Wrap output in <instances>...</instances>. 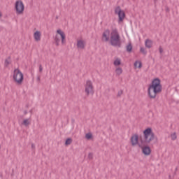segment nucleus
<instances>
[{"instance_id":"5701e85b","label":"nucleus","mask_w":179,"mask_h":179,"mask_svg":"<svg viewBox=\"0 0 179 179\" xmlns=\"http://www.w3.org/2000/svg\"><path fill=\"white\" fill-rule=\"evenodd\" d=\"M114 65L115 66H118V65H121V60L120 59H115V61H114Z\"/></svg>"},{"instance_id":"f03ea898","label":"nucleus","mask_w":179,"mask_h":179,"mask_svg":"<svg viewBox=\"0 0 179 179\" xmlns=\"http://www.w3.org/2000/svg\"><path fill=\"white\" fill-rule=\"evenodd\" d=\"M110 43L113 47H121V36L117 28L112 29L110 32Z\"/></svg>"},{"instance_id":"4be33fe9","label":"nucleus","mask_w":179,"mask_h":179,"mask_svg":"<svg viewBox=\"0 0 179 179\" xmlns=\"http://www.w3.org/2000/svg\"><path fill=\"white\" fill-rule=\"evenodd\" d=\"M134 66H135L136 68L138 67V68H139V69L142 68V62H138V61L135 62V63H134Z\"/></svg>"},{"instance_id":"72a5a7b5","label":"nucleus","mask_w":179,"mask_h":179,"mask_svg":"<svg viewBox=\"0 0 179 179\" xmlns=\"http://www.w3.org/2000/svg\"><path fill=\"white\" fill-rule=\"evenodd\" d=\"M37 80H40V76L37 78Z\"/></svg>"},{"instance_id":"393cba45","label":"nucleus","mask_w":179,"mask_h":179,"mask_svg":"<svg viewBox=\"0 0 179 179\" xmlns=\"http://www.w3.org/2000/svg\"><path fill=\"white\" fill-rule=\"evenodd\" d=\"M171 138L172 141H176V139H177V134L176 133H173L171 135Z\"/></svg>"},{"instance_id":"2f4dec72","label":"nucleus","mask_w":179,"mask_h":179,"mask_svg":"<svg viewBox=\"0 0 179 179\" xmlns=\"http://www.w3.org/2000/svg\"><path fill=\"white\" fill-rule=\"evenodd\" d=\"M0 17H2V13L0 12Z\"/></svg>"},{"instance_id":"aec40b11","label":"nucleus","mask_w":179,"mask_h":179,"mask_svg":"<svg viewBox=\"0 0 179 179\" xmlns=\"http://www.w3.org/2000/svg\"><path fill=\"white\" fill-rule=\"evenodd\" d=\"M72 141H73V140L71 138H68L65 141V145L69 146V145H71V143H72Z\"/></svg>"},{"instance_id":"58836bf2","label":"nucleus","mask_w":179,"mask_h":179,"mask_svg":"<svg viewBox=\"0 0 179 179\" xmlns=\"http://www.w3.org/2000/svg\"><path fill=\"white\" fill-rule=\"evenodd\" d=\"M0 149H1V145H0Z\"/></svg>"},{"instance_id":"dca6fc26","label":"nucleus","mask_w":179,"mask_h":179,"mask_svg":"<svg viewBox=\"0 0 179 179\" xmlns=\"http://www.w3.org/2000/svg\"><path fill=\"white\" fill-rule=\"evenodd\" d=\"M59 41H61V39L59 38V35H56L55 36V43L57 45V47H58L59 45Z\"/></svg>"},{"instance_id":"f257e3e1","label":"nucleus","mask_w":179,"mask_h":179,"mask_svg":"<svg viewBox=\"0 0 179 179\" xmlns=\"http://www.w3.org/2000/svg\"><path fill=\"white\" fill-rule=\"evenodd\" d=\"M162 90H163V87L162 86L161 80L159 78L153 79L148 89L150 99H156V96L159 93H162Z\"/></svg>"},{"instance_id":"f704fd0d","label":"nucleus","mask_w":179,"mask_h":179,"mask_svg":"<svg viewBox=\"0 0 179 179\" xmlns=\"http://www.w3.org/2000/svg\"><path fill=\"white\" fill-rule=\"evenodd\" d=\"M29 113H33V110H29Z\"/></svg>"},{"instance_id":"20e7f679","label":"nucleus","mask_w":179,"mask_h":179,"mask_svg":"<svg viewBox=\"0 0 179 179\" xmlns=\"http://www.w3.org/2000/svg\"><path fill=\"white\" fill-rule=\"evenodd\" d=\"M13 79L15 83H17V85H22V83H23V73L19 69H15L14 70Z\"/></svg>"},{"instance_id":"0eeeda50","label":"nucleus","mask_w":179,"mask_h":179,"mask_svg":"<svg viewBox=\"0 0 179 179\" xmlns=\"http://www.w3.org/2000/svg\"><path fill=\"white\" fill-rule=\"evenodd\" d=\"M15 10L18 15H21L24 11V4H23V1H17L15 2Z\"/></svg>"},{"instance_id":"423d86ee","label":"nucleus","mask_w":179,"mask_h":179,"mask_svg":"<svg viewBox=\"0 0 179 179\" xmlns=\"http://www.w3.org/2000/svg\"><path fill=\"white\" fill-rule=\"evenodd\" d=\"M115 15H118V22H123L124 19L125 18V12L121 10V7L120 6L115 8Z\"/></svg>"},{"instance_id":"f3484780","label":"nucleus","mask_w":179,"mask_h":179,"mask_svg":"<svg viewBox=\"0 0 179 179\" xmlns=\"http://www.w3.org/2000/svg\"><path fill=\"white\" fill-rule=\"evenodd\" d=\"M132 43H129L127 46H126V50L127 52H132Z\"/></svg>"},{"instance_id":"c9c22d12","label":"nucleus","mask_w":179,"mask_h":179,"mask_svg":"<svg viewBox=\"0 0 179 179\" xmlns=\"http://www.w3.org/2000/svg\"><path fill=\"white\" fill-rule=\"evenodd\" d=\"M178 169V168H176V171H177Z\"/></svg>"},{"instance_id":"4468645a","label":"nucleus","mask_w":179,"mask_h":179,"mask_svg":"<svg viewBox=\"0 0 179 179\" xmlns=\"http://www.w3.org/2000/svg\"><path fill=\"white\" fill-rule=\"evenodd\" d=\"M152 45H153V41L152 40L147 39L145 41V47L147 48H152Z\"/></svg>"},{"instance_id":"f8f14e48","label":"nucleus","mask_w":179,"mask_h":179,"mask_svg":"<svg viewBox=\"0 0 179 179\" xmlns=\"http://www.w3.org/2000/svg\"><path fill=\"white\" fill-rule=\"evenodd\" d=\"M35 41H40L41 40V32L36 31L34 34Z\"/></svg>"},{"instance_id":"9b49d317","label":"nucleus","mask_w":179,"mask_h":179,"mask_svg":"<svg viewBox=\"0 0 179 179\" xmlns=\"http://www.w3.org/2000/svg\"><path fill=\"white\" fill-rule=\"evenodd\" d=\"M57 33L59 34V36H61L62 44H65L66 43V40L65 39L66 38L65 33H64V31H62L61 29H58L57 31Z\"/></svg>"},{"instance_id":"c756f323","label":"nucleus","mask_w":179,"mask_h":179,"mask_svg":"<svg viewBox=\"0 0 179 179\" xmlns=\"http://www.w3.org/2000/svg\"><path fill=\"white\" fill-rule=\"evenodd\" d=\"M34 148H35L34 144H31V148H32V149H34Z\"/></svg>"},{"instance_id":"1a4fd4ad","label":"nucleus","mask_w":179,"mask_h":179,"mask_svg":"<svg viewBox=\"0 0 179 179\" xmlns=\"http://www.w3.org/2000/svg\"><path fill=\"white\" fill-rule=\"evenodd\" d=\"M138 148L142 149V153L145 156H149L150 155V153H152V150L150 149V147L149 146H142L141 144H138Z\"/></svg>"},{"instance_id":"bb28decb","label":"nucleus","mask_w":179,"mask_h":179,"mask_svg":"<svg viewBox=\"0 0 179 179\" xmlns=\"http://www.w3.org/2000/svg\"><path fill=\"white\" fill-rule=\"evenodd\" d=\"M88 159H89L90 160H92V159H93V153L90 152V153L88 154Z\"/></svg>"},{"instance_id":"a211bd4d","label":"nucleus","mask_w":179,"mask_h":179,"mask_svg":"<svg viewBox=\"0 0 179 179\" xmlns=\"http://www.w3.org/2000/svg\"><path fill=\"white\" fill-rule=\"evenodd\" d=\"M9 60H10V56H9L7 59H5L4 66H6V68H8V66H9V65L10 64Z\"/></svg>"},{"instance_id":"473e14b6","label":"nucleus","mask_w":179,"mask_h":179,"mask_svg":"<svg viewBox=\"0 0 179 179\" xmlns=\"http://www.w3.org/2000/svg\"><path fill=\"white\" fill-rule=\"evenodd\" d=\"M169 179H171V175H169Z\"/></svg>"},{"instance_id":"2eb2a0df","label":"nucleus","mask_w":179,"mask_h":179,"mask_svg":"<svg viewBox=\"0 0 179 179\" xmlns=\"http://www.w3.org/2000/svg\"><path fill=\"white\" fill-rule=\"evenodd\" d=\"M30 124H31V122L30 121V118L25 119L22 122V125H24V127H29L30 125Z\"/></svg>"},{"instance_id":"7ed1b4c3","label":"nucleus","mask_w":179,"mask_h":179,"mask_svg":"<svg viewBox=\"0 0 179 179\" xmlns=\"http://www.w3.org/2000/svg\"><path fill=\"white\" fill-rule=\"evenodd\" d=\"M144 140H141L142 144L149 145L153 139H155V133L152 130V128L148 127L143 131Z\"/></svg>"},{"instance_id":"c85d7f7f","label":"nucleus","mask_w":179,"mask_h":179,"mask_svg":"<svg viewBox=\"0 0 179 179\" xmlns=\"http://www.w3.org/2000/svg\"><path fill=\"white\" fill-rule=\"evenodd\" d=\"M39 72H43V66L41 64L39 65Z\"/></svg>"},{"instance_id":"ddd939ff","label":"nucleus","mask_w":179,"mask_h":179,"mask_svg":"<svg viewBox=\"0 0 179 179\" xmlns=\"http://www.w3.org/2000/svg\"><path fill=\"white\" fill-rule=\"evenodd\" d=\"M77 48H80L81 50H84L85 42L83 40L77 41Z\"/></svg>"},{"instance_id":"412c9836","label":"nucleus","mask_w":179,"mask_h":179,"mask_svg":"<svg viewBox=\"0 0 179 179\" xmlns=\"http://www.w3.org/2000/svg\"><path fill=\"white\" fill-rule=\"evenodd\" d=\"M85 138L88 141H90V139H92L93 138V134H92V133H87L85 134Z\"/></svg>"},{"instance_id":"6e6552de","label":"nucleus","mask_w":179,"mask_h":179,"mask_svg":"<svg viewBox=\"0 0 179 179\" xmlns=\"http://www.w3.org/2000/svg\"><path fill=\"white\" fill-rule=\"evenodd\" d=\"M130 142H131V146H136V145L139 146V145H141V143H139V136L137 134L131 136L130 138Z\"/></svg>"},{"instance_id":"cd10ccee","label":"nucleus","mask_w":179,"mask_h":179,"mask_svg":"<svg viewBox=\"0 0 179 179\" xmlns=\"http://www.w3.org/2000/svg\"><path fill=\"white\" fill-rule=\"evenodd\" d=\"M159 51L160 54H163V48H162V46H159Z\"/></svg>"},{"instance_id":"b1692460","label":"nucleus","mask_w":179,"mask_h":179,"mask_svg":"<svg viewBox=\"0 0 179 179\" xmlns=\"http://www.w3.org/2000/svg\"><path fill=\"white\" fill-rule=\"evenodd\" d=\"M140 52L143 54V55H146L148 54V52L144 49V48H140Z\"/></svg>"},{"instance_id":"a878e982","label":"nucleus","mask_w":179,"mask_h":179,"mask_svg":"<svg viewBox=\"0 0 179 179\" xmlns=\"http://www.w3.org/2000/svg\"><path fill=\"white\" fill-rule=\"evenodd\" d=\"M124 93V91L122 90H121L120 91H119L117 92V97H121V96H122V94Z\"/></svg>"},{"instance_id":"7c9ffc66","label":"nucleus","mask_w":179,"mask_h":179,"mask_svg":"<svg viewBox=\"0 0 179 179\" xmlns=\"http://www.w3.org/2000/svg\"><path fill=\"white\" fill-rule=\"evenodd\" d=\"M24 115H26L27 114V110H24Z\"/></svg>"},{"instance_id":"4c0bfd02","label":"nucleus","mask_w":179,"mask_h":179,"mask_svg":"<svg viewBox=\"0 0 179 179\" xmlns=\"http://www.w3.org/2000/svg\"><path fill=\"white\" fill-rule=\"evenodd\" d=\"M174 175H176V172L174 173Z\"/></svg>"},{"instance_id":"39448f33","label":"nucleus","mask_w":179,"mask_h":179,"mask_svg":"<svg viewBox=\"0 0 179 179\" xmlns=\"http://www.w3.org/2000/svg\"><path fill=\"white\" fill-rule=\"evenodd\" d=\"M93 83L90 81V80H87L85 84V93L87 94V96H89V94H93L94 93V91L93 90Z\"/></svg>"},{"instance_id":"9d476101","label":"nucleus","mask_w":179,"mask_h":179,"mask_svg":"<svg viewBox=\"0 0 179 179\" xmlns=\"http://www.w3.org/2000/svg\"><path fill=\"white\" fill-rule=\"evenodd\" d=\"M110 41V29H106L102 34V41L107 43Z\"/></svg>"},{"instance_id":"e433bc0d","label":"nucleus","mask_w":179,"mask_h":179,"mask_svg":"<svg viewBox=\"0 0 179 179\" xmlns=\"http://www.w3.org/2000/svg\"><path fill=\"white\" fill-rule=\"evenodd\" d=\"M56 19H58V16L56 17Z\"/></svg>"},{"instance_id":"6ab92c4d","label":"nucleus","mask_w":179,"mask_h":179,"mask_svg":"<svg viewBox=\"0 0 179 179\" xmlns=\"http://www.w3.org/2000/svg\"><path fill=\"white\" fill-rule=\"evenodd\" d=\"M116 74L120 76L122 73V68L118 67L115 69Z\"/></svg>"}]
</instances>
